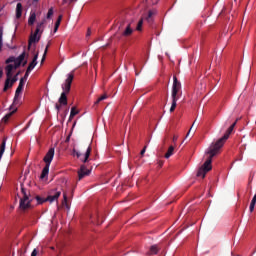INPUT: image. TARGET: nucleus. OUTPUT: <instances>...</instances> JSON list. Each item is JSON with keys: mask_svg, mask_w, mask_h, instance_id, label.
<instances>
[{"mask_svg": "<svg viewBox=\"0 0 256 256\" xmlns=\"http://www.w3.org/2000/svg\"><path fill=\"white\" fill-rule=\"evenodd\" d=\"M37 3H39V0H33L34 7H37Z\"/></svg>", "mask_w": 256, "mask_h": 256, "instance_id": "58836bf2", "label": "nucleus"}, {"mask_svg": "<svg viewBox=\"0 0 256 256\" xmlns=\"http://www.w3.org/2000/svg\"><path fill=\"white\" fill-rule=\"evenodd\" d=\"M62 20H63V15H59L57 21L55 22V27H59L61 25Z\"/></svg>", "mask_w": 256, "mask_h": 256, "instance_id": "393cba45", "label": "nucleus"}, {"mask_svg": "<svg viewBox=\"0 0 256 256\" xmlns=\"http://www.w3.org/2000/svg\"><path fill=\"white\" fill-rule=\"evenodd\" d=\"M22 9L23 6L21 5V3H18L16 7V19H19L21 17Z\"/></svg>", "mask_w": 256, "mask_h": 256, "instance_id": "a211bd4d", "label": "nucleus"}, {"mask_svg": "<svg viewBox=\"0 0 256 256\" xmlns=\"http://www.w3.org/2000/svg\"><path fill=\"white\" fill-rule=\"evenodd\" d=\"M195 126V121L194 123L192 124L190 130L188 131V133L186 134V138L189 137V135L191 134V131L193 130V127Z\"/></svg>", "mask_w": 256, "mask_h": 256, "instance_id": "2f4dec72", "label": "nucleus"}, {"mask_svg": "<svg viewBox=\"0 0 256 256\" xmlns=\"http://www.w3.org/2000/svg\"><path fill=\"white\" fill-rule=\"evenodd\" d=\"M157 253H159V246L158 245H152L150 247V250L147 253V255H157Z\"/></svg>", "mask_w": 256, "mask_h": 256, "instance_id": "ddd939ff", "label": "nucleus"}, {"mask_svg": "<svg viewBox=\"0 0 256 256\" xmlns=\"http://www.w3.org/2000/svg\"><path fill=\"white\" fill-rule=\"evenodd\" d=\"M91 175V170L87 169L86 165H81L80 169L78 170V179L81 181V179Z\"/></svg>", "mask_w": 256, "mask_h": 256, "instance_id": "9d476101", "label": "nucleus"}, {"mask_svg": "<svg viewBox=\"0 0 256 256\" xmlns=\"http://www.w3.org/2000/svg\"><path fill=\"white\" fill-rule=\"evenodd\" d=\"M6 141H7V138H4L0 146V160H1V157H3V153H5Z\"/></svg>", "mask_w": 256, "mask_h": 256, "instance_id": "6ab92c4d", "label": "nucleus"}, {"mask_svg": "<svg viewBox=\"0 0 256 256\" xmlns=\"http://www.w3.org/2000/svg\"><path fill=\"white\" fill-rule=\"evenodd\" d=\"M31 45H33V32H31V34H30L28 49H31Z\"/></svg>", "mask_w": 256, "mask_h": 256, "instance_id": "bb28decb", "label": "nucleus"}, {"mask_svg": "<svg viewBox=\"0 0 256 256\" xmlns=\"http://www.w3.org/2000/svg\"><path fill=\"white\" fill-rule=\"evenodd\" d=\"M153 15H155V12H153V10H149L148 15L143 18V20L145 19L147 23H153Z\"/></svg>", "mask_w": 256, "mask_h": 256, "instance_id": "4468645a", "label": "nucleus"}, {"mask_svg": "<svg viewBox=\"0 0 256 256\" xmlns=\"http://www.w3.org/2000/svg\"><path fill=\"white\" fill-rule=\"evenodd\" d=\"M53 17V8H50L47 13V19H51Z\"/></svg>", "mask_w": 256, "mask_h": 256, "instance_id": "cd10ccee", "label": "nucleus"}, {"mask_svg": "<svg viewBox=\"0 0 256 256\" xmlns=\"http://www.w3.org/2000/svg\"><path fill=\"white\" fill-rule=\"evenodd\" d=\"M0 77H3V70L0 69Z\"/></svg>", "mask_w": 256, "mask_h": 256, "instance_id": "a18cd8bd", "label": "nucleus"}, {"mask_svg": "<svg viewBox=\"0 0 256 256\" xmlns=\"http://www.w3.org/2000/svg\"><path fill=\"white\" fill-rule=\"evenodd\" d=\"M105 99H107V95L104 94L97 99V101L95 102V105H99V103H101V101H105Z\"/></svg>", "mask_w": 256, "mask_h": 256, "instance_id": "5701e85b", "label": "nucleus"}, {"mask_svg": "<svg viewBox=\"0 0 256 256\" xmlns=\"http://www.w3.org/2000/svg\"><path fill=\"white\" fill-rule=\"evenodd\" d=\"M55 108H56L57 112L59 113V111H61V104H56Z\"/></svg>", "mask_w": 256, "mask_h": 256, "instance_id": "c9c22d12", "label": "nucleus"}, {"mask_svg": "<svg viewBox=\"0 0 256 256\" xmlns=\"http://www.w3.org/2000/svg\"><path fill=\"white\" fill-rule=\"evenodd\" d=\"M31 256H33V253H31Z\"/></svg>", "mask_w": 256, "mask_h": 256, "instance_id": "8fccbe9b", "label": "nucleus"}, {"mask_svg": "<svg viewBox=\"0 0 256 256\" xmlns=\"http://www.w3.org/2000/svg\"><path fill=\"white\" fill-rule=\"evenodd\" d=\"M28 23L29 25H33V15H30Z\"/></svg>", "mask_w": 256, "mask_h": 256, "instance_id": "72a5a7b5", "label": "nucleus"}, {"mask_svg": "<svg viewBox=\"0 0 256 256\" xmlns=\"http://www.w3.org/2000/svg\"><path fill=\"white\" fill-rule=\"evenodd\" d=\"M75 1H77V0H71L70 2H71V3H74Z\"/></svg>", "mask_w": 256, "mask_h": 256, "instance_id": "de8ad7c7", "label": "nucleus"}, {"mask_svg": "<svg viewBox=\"0 0 256 256\" xmlns=\"http://www.w3.org/2000/svg\"><path fill=\"white\" fill-rule=\"evenodd\" d=\"M175 141H177V136L173 137V142L175 143Z\"/></svg>", "mask_w": 256, "mask_h": 256, "instance_id": "49530a36", "label": "nucleus"}, {"mask_svg": "<svg viewBox=\"0 0 256 256\" xmlns=\"http://www.w3.org/2000/svg\"><path fill=\"white\" fill-rule=\"evenodd\" d=\"M14 113H17V109H14L12 112L6 114L5 117L2 119V121L4 123H7V121H9V119H11V117L13 116Z\"/></svg>", "mask_w": 256, "mask_h": 256, "instance_id": "f3484780", "label": "nucleus"}, {"mask_svg": "<svg viewBox=\"0 0 256 256\" xmlns=\"http://www.w3.org/2000/svg\"><path fill=\"white\" fill-rule=\"evenodd\" d=\"M173 153H175V147L174 146H170L168 148V151L165 154V159H169V157H171L173 155Z\"/></svg>", "mask_w": 256, "mask_h": 256, "instance_id": "dca6fc26", "label": "nucleus"}, {"mask_svg": "<svg viewBox=\"0 0 256 256\" xmlns=\"http://www.w3.org/2000/svg\"><path fill=\"white\" fill-rule=\"evenodd\" d=\"M48 49H49V44L45 48V51H44V54H43V57H42V60H41V65H43V62L45 61V55H47Z\"/></svg>", "mask_w": 256, "mask_h": 256, "instance_id": "a878e982", "label": "nucleus"}, {"mask_svg": "<svg viewBox=\"0 0 256 256\" xmlns=\"http://www.w3.org/2000/svg\"><path fill=\"white\" fill-rule=\"evenodd\" d=\"M54 157H55V148H50L44 157V162L46 163V165L51 167V162L53 161Z\"/></svg>", "mask_w": 256, "mask_h": 256, "instance_id": "1a4fd4ad", "label": "nucleus"}, {"mask_svg": "<svg viewBox=\"0 0 256 256\" xmlns=\"http://www.w3.org/2000/svg\"><path fill=\"white\" fill-rule=\"evenodd\" d=\"M181 91V82L177 80V76H173V86H172V105L170 107V113H173L175 109L177 108V101L179 97H177V94Z\"/></svg>", "mask_w": 256, "mask_h": 256, "instance_id": "20e7f679", "label": "nucleus"}, {"mask_svg": "<svg viewBox=\"0 0 256 256\" xmlns=\"http://www.w3.org/2000/svg\"><path fill=\"white\" fill-rule=\"evenodd\" d=\"M15 102H13V104L10 106V111H15V109L17 110V108H15Z\"/></svg>", "mask_w": 256, "mask_h": 256, "instance_id": "f704fd0d", "label": "nucleus"}, {"mask_svg": "<svg viewBox=\"0 0 256 256\" xmlns=\"http://www.w3.org/2000/svg\"><path fill=\"white\" fill-rule=\"evenodd\" d=\"M68 201V198H67V193H63V201H62V205L64 207H66V209H69V203H67Z\"/></svg>", "mask_w": 256, "mask_h": 256, "instance_id": "412c9836", "label": "nucleus"}, {"mask_svg": "<svg viewBox=\"0 0 256 256\" xmlns=\"http://www.w3.org/2000/svg\"><path fill=\"white\" fill-rule=\"evenodd\" d=\"M145 151H147V146H144V148L141 150L140 155L143 157L145 155Z\"/></svg>", "mask_w": 256, "mask_h": 256, "instance_id": "473e14b6", "label": "nucleus"}, {"mask_svg": "<svg viewBox=\"0 0 256 256\" xmlns=\"http://www.w3.org/2000/svg\"><path fill=\"white\" fill-rule=\"evenodd\" d=\"M237 121H239V119H236V121L230 127H233L235 129V125H237Z\"/></svg>", "mask_w": 256, "mask_h": 256, "instance_id": "ea45409f", "label": "nucleus"}, {"mask_svg": "<svg viewBox=\"0 0 256 256\" xmlns=\"http://www.w3.org/2000/svg\"><path fill=\"white\" fill-rule=\"evenodd\" d=\"M86 147L87 148H86V152L84 154V158H81L82 163H88L89 162V157H91V151H92L91 144L86 145Z\"/></svg>", "mask_w": 256, "mask_h": 256, "instance_id": "9b49d317", "label": "nucleus"}, {"mask_svg": "<svg viewBox=\"0 0 256 256\" xmlns=\"http://www.w3.org/2000/svg\"><path fill=\"white\" fill-rule=\"evenodd\" d=\"M159 167H163V161L158 162Z\"/></svg>", "mask_w": 256, "mask_h": 256, "instance_id": "37998d69", "label": "nucleus"}, {"mask_svg": "<svg viewBox=\"0 0 256 256\" xmlns=\"http://www.w3.org/2000/svg\"><path fill=\"white\" fill-rule=\"evenodd\" d=\"M122 35L123 37H131V35H133V29L131 28V24H128Z\"/></svg>", "mask_w": 256, "mask_h": 256, "instance_id": "f8f14e48", "label": "nucleus"}, {"mask_svg": "<svg viewBox=\"0 0 256 256\" xmlns=\"http://www.w3.org/2000/svg\"><path fill=\"white\" fill-rule=\"evenodd\" d=\"M31 69H33V62H30V65L26 71L24 78H22L20 80V84H19L18 88L16 89V93H15V97H14V105H17V101L19 100V95H21V92L23 91V82L25 81V79H27L29 73H31Z\"/></svg>", "mask_w": 256, "mask_h": 256, "instance_id": "423d86ee", "label": "nucleus"}, {"mask_svg": "<svg viewBox=\"0 0 256 256\" xmlns=\"http://www.w3.org/2000/svg\"><path fill=\"white\" fill-rule=\"evenodd\" d=\"M37 19V15L35 14V12L33 13V22L35 23V20Z\"/></svg>", "mask_w": 256, "mask_h": 256, "instance_id": "a19ab883", "label": "nucleus"}, {"mask_svg": "<svg viewBox=\"0 0 256 256\" xmlns=\"http://www.w3.org/2000/svg\"><path fill=\"white\" fill-rule=\"evenodd\" d=\"M39 57V54H35L33 57V67L37 66V58Z\"/></svg>", "mask_w": 256, "mask_h": 256, "instance_id": "c85d7f7f", "label": "nucleus"}, {"mask_svg": "<svg viewBox=\"0 0 256 256\" xmlns=\"http://www.w3.org/2000/svg\"><path fill=\"white\" fill-rule=\"evenodd\" d=\"M3 47V29L0 28V51Z\"/></svg>", "mask_w": 256, "mask_h": 256, "instance_id": "b1692460", "label": "nucleus"}, {"mask_svg": "<svg viewBox=\"0 0 256 256\" xmlns=\"http://www.w3.org/2000/svg\"><path fill=\"white\" fill-rule=\"evenodd\" d=\"M69 139H70V137L68 136L67 139H66V141H69Z\"/></svg>", "mask_w": 256, "mask_h": 256, "instance_id": "09e8293b", "label": "nucleus"}, {"mask_svg": "<svg viewBox=\"0 0 256 256\" xmlns=\"http://www.w3.org/2000/svg\"><path fill=\"white\" fill-rule=\"evenodd\" d=\"M142 29H143V18H141L138 21V24H137V27H136V31H142Z\"/></svg>", "mask_w": 256, "mask_h": 256, "instance_id": "4be33fe9", "label": "nucleus"}, {"mask_svg": "<svg viewBox=\"0 0 256 256\" xmlns=\"http://www.w3.org/2000/svg\"><path fill=\"white\" fill-rule=\"evenodd\" d=\"M24 59H25V52L22 53L18 58L10 57L6 60V63H14V64H9L8 66H6L7 79L5 81L3 91H7V89H11L13 87V84L16 83L17 76L19 74H16V76L13 77V72L15 71V69H17V67L21 65V63H23Z\"/></svg>", "mask_w": 256, "mask_h": 256, "instance_id": "f03ea898", "label": "nucleus"}, {"mask_svg": "<svg viewBox=\"0 0 256 256\" xmlns=\"http://www.w3.org/2000/svg\"><path fill=\"white\" fill-rule=\"evenodd\" d=\"M49 165L45 164V167L42 170V173L40 175V179H45L47 177V175H49Z\"/></svg>", "mask_w": 256, "mask_h": 256, "instance_id": "2eb2a0df", "label": "nucleus"}, {"mask_svg": "<svg viewBox=\"0 0 256 256\" xmlns=\"http://www.w3.org/2000/svg\"><path fill=\"white\" fill-rule=\"evenodd\" d=\"M72 155H76V157L79 159V158L81 157V152L77 151V150L74 148Z\"/></svg>", "mask_w": 256, "mask_h": 256, "instance_id": "c756f323", "label": "nucleus"}, {"mask_svg": "<svg viewBox=\"0 0 256 256\" xmlns=\"http://www.w3.org/2000/svg\"><path fill=\"white\" fill-rule=\"evenodd\" d=\"M79 112L77 111L76 107H72L71 108V112H70V117H69V121H71V119H73V117H75V115H78Z\"/></svg>", "mask_w": 256, "mask_h": 256, "instance_id": "aec40b11", "label": "nucleus"}, {"mask_svg": "<svg viewBox=\"0 0 256 256\" xmlns=\"http://www.w3.org/2000/svg\"><path fill=\"white\" fill-rule=\"evenodd\" d=\"M86 37H91V28H88L87 33H86Z\"/></svg>", "mask_w": 256, "mask_h": 256, "instance_id": "e433bc0d", "label": "nucleus"}, {"mask_svg": "<svg viewBox=\"0 0 256 256\" xmlns=\"http://www.w3.org/2000/svg\"><path fill=\"white\" fill-rule=\"evenodd\" d=\"M59 197H61V191L52 190L46 199L41 198V196H36V201L38 205H43L45 201H49V203H53L57 201Z\"/></svg>", "mask_w": 256, "mask_h": 256, "instance_id": "39448f33", "label": "nucleus"}, {"mask_svg": "<svg viewBox=\"0 0 256 256\" xmlns=\"http://www.w3.org/2000/svg\"><path fill=\"white\" fill-rule=\"evenodd\" d=\"M41 33H43V23L37 25L33 34V43H39L41 39Z\"/></svg>", "mask_w": 256, "mask_h": 256, "instance_id": "6e6552de", "label": "nucleus"}, {"mask_svg": "<svg viewBox=\"0 0 256 256\" xmlns=\"http://www.w3.org/2000/svg\"><path fill=\"white\" fill-rule=\"evenodd\" d=\"M73 79H75V75L73 74V72H71L70 74H68V77L65 80V83L62 84L63 92L61 93L60 98L58 99V103H60V105H67V95H69L71 91V85L73 83Z\"/></svg>", "mask_w": 256, "mask_h": 256, "instance_id": "7ed1b4c3", "label": "nucleus"}, {"mask_svg": "<svg viewBox=\"0 0 256 256\" xmlns=\"http://www.w3.org/2000/svg\"><path fill=\"white\" fill-rule=\"evenodd\" d=\"M251 203L256 204V194L253 196V198H252V200H251Z\"/></svg>", "mask_w": 256, "mask_h": 256, "instance_id": "4c0bfd02", "label": "nucleus"}, {"mask_svg": "<svg viewBox=\"0 0 256 256\" xmlns=\"http://www.w3.org/2000/svg\"><path fill=\"white\" fill-rule=\"evenodd\" d=\"M255 203L251 202L250 203V207H249V210H250V213H253V211H255Z\"/></svg>", "mask_w": 256, "mask_h": 256, "instance_id": "7c9ffc66", "label": "nucleus"}, {"mask_svg": "<svg viewBox=\"0 0 256 256\" xmlns=\"http://www.w3.org/2000/svg\"><path fill=\"white\" fill-rule=\"evenodd\" d=\"M33 256H37V249L33 250Z\"/></svg>", "mask_w": 256, "mask_h": 256, "instance_id": "c03bdc74", "label": "nucleus"}, {"mask_svg": "<svg viewBox=\"0 0 256 256\" xmlns=\"http://www.w3.org/2000/svg\"><path fill=\"white\" fill-rule=\"evenodd\" d=\"M233 129L234 128L230 126L222 138L218 139L215 143L211 144L209 149L206 151L209 157L204 162V164L198 169L197 177H202V179H205V175H207V173H209V171L213 169V166L211 165V163L213 162V158L215 157V155L219 153L221 147L225 145V141L229 139V135L233 133Z\"/></svg>", "mask_w": 256, "mask_h": 256, "instance_id": "f257e3e1", "label": "nucleus"}, {"mask_svg": "<svg viewBox=\"0 0 256 256\" xmlns=\"http://www.w3.org/2000/svg\"><path fill=\"white\" fill-rule=\"evenodd\" d=\"M58 30H59V27L55 26L54 27V33H57Z\"/></svg>", "mask_w": 256, "mask_h": 256, "instance_id": "79ce46f5", "label": "nucleus"}, {"mask_svg": "<svg viewBox=\"0 0 256 256\" xmlns=\"http://www.w3.org/2000/svg\"><path fill=\"white\" fill-rule=\"evenodd\" d=\"M22 192L24 196L20 199L19 207L21 211H27V209L31 207V200L29 199V197H31V194H27L25 192V188H22Z\"/></svg>", "mask_w": 256, "mask_h": 256, "instance_id": "0eeeda50", "label": "nucleus"}]
</instances>
